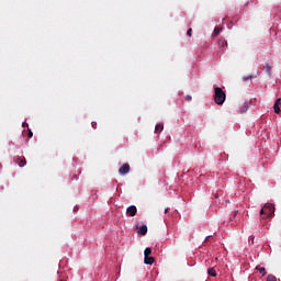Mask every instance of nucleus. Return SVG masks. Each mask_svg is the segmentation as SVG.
I'll return each instance as SVG.
<instances>
[{"label": "nucleus", "mask_w": 281, "mask_h": 281, "mask_svg": "<svg viewBox=\"0 0 281 281\" xmlns=\"http://www.w3.org/2000/svg\"><path fill=\"white\" fill-rule=\"evenodd\" d=\"M225 98H227V95L225 94V91H223L222 88L216 87L214 92L215 103L220 105L225 104Z\"/></svg>", "instance_id": "nucleus-1"}, {"label": "nucleus", "mask_w": 281, "mask_h": 281, "mask_svg": "<svg viewBox=\"0 0 281 281\" xmlns=\"http://www.w3.org/2000/svg\"><path fill=\"white\" fill-rule=\"evenodd\" d=\"M276 212V206L271 203H266L263 207L260 210V214H265L266 216H273Z\"/></svg>", "instance_id": "nucleus-2"}, {"label": "nucleus", "mask_w": 281, "mask_h": 281, "mask_svg": "<svg viewBox=\"0 0 281 281\" xmlns=\"http://www.w3.org/2000/svg\"><path fill=\"white\" fill-rule=\"evenodd\" d=\"M120 175H128L131 172V166L128 164H124L120 169H119Z\"/></svg>", "instance_id": "nucleus-3"}, {"label": "nucleus", "mask_w": 281, "mask_h": 281, "mask_svg": "<svg viewBox=\"0 0 281 281\" xmlns=\"http://www.w3.org/2000/svg\"><path fill=\"white\" fill-rule=\"evenodd\" d=\"M126 214H128V216H135V214H137V206L135 205L128 206L126 210Z\"/></svg>", "instance_id": "nucleus-4"}, {"label": "nucleus", "mask_w": 281, "mask_h": 281, "mask_svg": "<svg viewBox=\"0 0 281 281\" xmlns=\"http://www.w3.org/2000/svg\"><path fill=\"white\" fill-rule=\"evenodd\" d=\"M138 234H140V236H146V234H148V226H140V228L138 229Z\"/></svg>", "instance_id": "nucleus-5"}, {"label": "nucleus", "mask_w": 281, "mask_h": 281, "mask_svg": "<svg viewBox=\"0 0 281 281\" xmlns=\"http://www.w3.org/2000/svg\"><path fill=\"white\" fill-rule=\"evenodd\" d=\"M247 111H249V102H244V104L241 105L239 113H247Z\"/></svg>", "instance_id": "nucleus-6"}, {"label": "nucleus", "mask_w": 281, "mask_h": 281, "mask_svg": "<svg viewBox=\"0 0 281 281\" xmlns=\"http://www.w3.org/2000/svg\"><path fill=\"white\" fill-rule=\"evenodd\" d=\"M144 262L145 265H153L155 262V257H145Z\"/></svg>", "instance_id": "nucleus-7"}, {"label": "nucleus", "mask_w": 281, "mask_h": 281, "mask_svg": "<svg viewBox=\"0 0 281 281\" xmlns=\"http://www.w3.org/2000/svg\"><path fill=\"white\" fill-rule=\"evenodd\" d=\"M161 131H164V124L162 123H158L156 124V127H155V133H161Z\"/></svg>", "instance_id": "nucleus-8"}, {"label": "nucleus", "mask_w": 281, "mask_h": 281, "mask_svg": "<svg viewBox=\"0 0 281 281\" xmlns=\"http://www.w3.org/2000/svg\"><path fill=\"white\" fill-rule=\"evenodd\" d=\"M18 164L20 168H23V166H25L27 161L25 160V158H18Z\"/></svg>", "instance_id": "nucleus-9"}, {"label": "nucleus", "mask_w": 281, "mask_h": 281, "mask_svg": "<svg viewBox=\"0 0 281 281\" xmlns=\"http://www.w3.org/2000/svg\"><path fill=\"white\" fill-rule=\"evenodd\" d=\"M256 270L259 271V273H261L262 276H267V270L265 268L257 266Z\"/></svg>", "instance_id": "nucleus-10"}, {"label": "nucleus", "mask_w": 281, "mask_h": 281, "mask_svg": "<svg viewBox=\"0 0 281 281\" xmlns=\"http://www.w3.org/2000/svg\"><path fill=\"white\" fill-rule=\"evenodd\" d=\"M207 273L212 278H216V270L214 268H209Z\"/></svg>", "instance_id": "nucleus-11"}, {"label": "nucleus", "mask_w": 281, "mask_h": 281, "mask_svg": "<svg viewBox=\"0 0 281 281\" xmlns=\"http://www.w3.org/2000/svg\"><path fill=\"white\" fill-rule=\"evenodd\" d=\"M151 254H153V249H150V248H146L145 251H144L145 258L150 256Z\"/></svg>", "instance_id": "nucleus-12"}, {"label": "nucleus", "mask_w": 281, "mask_h": 281, "mask_svg": "<svg viewBox=\"0 0 281 281\" xmlns=\"http://www.w3.org/2000/svg\"><path fill=\"white\" fill-rule=\"evenodd\" d=\"M267 281H278V279L273 274H268Z\"/></svg>", "instance_id": "nucleus-13"}, {"label": "nucleus", "mask_w": 281, "mask_h": 281, "mask_svg": "<svg viewBox=\"0 0 281 281\" xmlns=\"http://www.w3.org/2000/svg\"><path fill=\"white\" fill-rule=\"evenodd\" d=\"M273 109H274V113L280 114V112H281L280 105L274 104V105H273Z\"/></svg>", "instance_id": "nucleus-14"}, {"label": "nucleus", "mask_w": 281, "mask_h": 281, "mask_svg": "<svg viewBox=\"0 0 281 281\" xmlns=\"http://www.w3.org/2000/svg\"><path fill=\"white\" fill-rule=\"evenodd\" d=\"M218 34H221V29L215 27V30L213 32V36H218Z\"/></svg>", "instance_id": "nucleus-15"}, {"label": "nucleus", "mask_w": 281, "mask_h": 281, "mask_svg": "<svg viewBox=\"0 0 281 281\" xmlns=\"http://www.w3.org/2000/svg\"><path fill=\"white\" fill-rule=\"evenodd\" d=\"M186 100H187V102H190L192 100V95H187Z\"/></svg>", "instance_id": "nucleus-16"}, {"label": "nucleus", "mask_w": 281, "mask_h": 281, "mask_svg": "<svg viewBox=\"0 0 281 281\" xmlns=\"http://www.w3.org/2000/svg\"><path fill=\"white\" fill-rule=\"evenodd\" d=\"M274 104L280 105V104H281V99H280V98L277 99L276 102H274Z\"/></svg>", "instance_id": "nucleus-17"}, {"label": "nucleus", "mask_w": 281, "mask_h": 281, "mask_svg": "<svg viewBox=\"0 0 281 281\" xmlns=\"http://www.w3.org/2000/svg\"><path fill=\"white\" fill-rule=\"evenodd\" d=\"M187 34H188L189 36H192V29H189V30L187 31Z\"/></svg>", "instance_id": "nucleus-18"}, {"label": "nucleus", "mask_w": 281, "mask_h": 281, "mask_svg": "<svg viewBox=\"0 0 281 281\" xmlns=\"http://www.w3.org/2000/svg\"><path fill=\"white\" fill-rule=\"evenodd\" d=\"M243 80H244V81H246V80H251V76H249V77H244Z\"/></svg>", "instance_id": "nucleus-19"}, {"label": "nucleus", "mask_w": 281, "mask_h": 281, "mask_svg": "<svg viewBox=\"0 0 281 281\" xmlns=\"http://www.w3.org/2000/svg\"><path fill=\"white\" fill-rule=\"evenodd\" d=\"M91 124H92V128H95V125H97L98 123L92 122Z\"/></svg>", "instance_id": "nucleus-20"}, {"label": "nucleus", "mask_w": 281, "mask_h": 281, "mask_svg": "<svg viewBox=\"0 0 281 281\" xmlns=\"http://www.w3.org/2000/svg\"><path fill=\"white\" fill-rule=\"evenodd\" d=\"M34 134L32 133V131L29 132V137H32Z\"/></svg>", "instance_id": "nucleus-21"}, {"label": "nucleus", "mask_w": 281, "mask_h": 281, "mask_svg": "<svg viewBox=\"0 0 281 281\" xmlns=\"http://www.w3.org/2000/svg\"><path fill=\"white\" fill-rule=\"evenodd\" d=\"M168 210H169L168 207H167V209H165V214H168Z\"/></svg>", "instance_id": "nucleus-22"}, {"label": "nucleus", "mask_w": 281, "mask_h": 281, "mask_svg": "<svg viewBox=\"0 0 281 281\" xmlns=\"http://www.w3.org/2000/svg\"><path fill=\"white\" fill-rule=\"evenodd\" d=\"M215 199H218V194H215Z\"/></svg>", "instance_id": "nucleus-23"}, {"label": "nucleus", "mask_w": 281, "mask_h": 281, "mask_svg": "<svg viewBox=\"0 0 281 281\" xmlns=\"http://www.w3.org/2000/svg\"><path fill=\"white\" fill-rule=\"evenodd\" d=\"M25 124H27V123H23L22 126H25Z\"/></svg>", "instance_id": "nucleus-24"}, {"label": "nucleus", "mask_w": 281, "mask_h": 281, "mask_svg": "<svg viewBox=\"0 0 281 281\" xmlns=\"http://www.w3.org/2000/svg\"><path fill=\"white\" fill-rule=\"evenodd\" d=\"M236 214H238V211L235 212V216H236Z\"/></svg>", "instance_id": "nucleus-25"}, {"label": "nucleus", "mask_w": 281, "mask_h": 281, "mask_svg": "<svg viewBox=\"0 0 281 281\" xmlns=\"http://www.w3.org/2000/svg\"><path fill=\"white\" fill-rule=\"evenodd\" d=\"M267 212H268V214H269V212H270L269 209H267Z\"/></svg>", "instance_id": "nucleus-26"}]
</instances>
